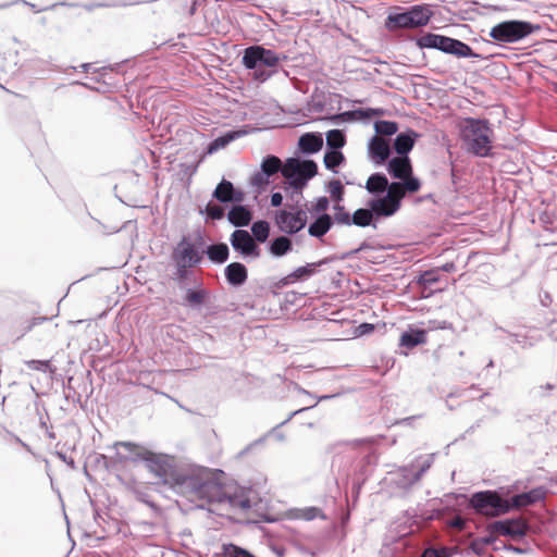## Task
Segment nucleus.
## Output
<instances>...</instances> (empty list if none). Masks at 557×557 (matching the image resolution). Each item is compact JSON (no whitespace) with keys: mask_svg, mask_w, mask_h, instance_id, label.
<instances>
[{"mask_svg":"<svg viewBox=\"0 0 557 557\" xmlns=\"http://www.w3.org/2000/svg\"><path fill=\"white\" fill-rule=\"evenodd\" d=\"M376 219L369 206L367 208H360L350 215L349 225H356L359 227L372 226L376 228Z\"/></svg>","mask_w":557,"mask_h":557,"instance_id":"nucleus-31","label":"nucleus"},{"mask_svg":"<svg viewBox=\"0 0 557 557\" xmlns=\"http://www.w3.org/2000/svg\"><path fill=\"white\" fill-rule=\"evenodd\" d=\"M388 174L398 182H404L414 177L412 175V165L409 157L397 156L388 160L387 163Z\"/></svg>","mask_w":557,"mask_h":557,"instance_id":"nucleus-16","label":"nucleus"},{"mask_svg":"<svg viewBox=\"0 0 557 557\" xmlns=\"http://www.w3.org/2000/svg\"><path fill=\"white\" fill-rule=\"evenodd\" d=\"M174 264V272H173V280L177 282L178 286L181 288L184 287V284L189 275V269H191V265L182 264V263H173Z\"/></svg>","mask_w":557,"mask_h":557,"instance_id":"nucleus-45","label":"nucleus"},{"mask_svg":"<svg viewBox=\"0 0 557 557\" xmlns=\"http://www.w3.org/2000/svg\"><path fill=\"white\" fill-rule=\"evenodd\" d=\"M145 456H147L144 461L146 468L165 484V479H169L170 473L174 470L171 468L165 457L151 450L150 453H146Z\"/></svg>","mask_w":557,"mask_h":557,"instance_id":"nucleus-13","label":"nucleus"},{"mask_svg":"<svg viewBox=\"0 0 557 557\" xmlns=\"http://www.w3.org/2000/svg\"><path fill=\"white\" fill-rule=\"evenodd\" d=\"M469 507L475 513L496 518L510 511L509 500L503 498L496 491H481L473 493L469 499Z\"/></svg>","mask_w":557,"mask_h":557,"instance_id":"nucleus-4","label":"nucleus"},{"mask_svg":"<svg viewBox=\"0 0 557 557\" xmlns=\"http://www.w3.org/2000/svg\"><path fill=\"white\" fill-rule=\"evenodd\" d=\"M443 52L453 54L457 58H480V54L475 53L468 44L450 37H448Z\"/></svg>","mask_w":557,"mask_h":557,"instance_id":"nucleus-22","label":"nucleus"},{"mask_svg":"<svg viewBox=\"0 0 557 557\" xmlns=\"http://www.w3.org/2000/svg\"><path fill=\"white\" fill-rule=\"evenodd\" d=\"M419 481L420 478L417 475L411 465L399 468L397 472H395V479H393L395 486L404 491L410 490Z\"/></svg>","mask_w":557,"mask_h":557,"instance_id":"nucleus-20","label":"nucleus"},{"mask_svg":"<svg viewBox=\"0 0 557 557\" xmlns=\"http://www.w3.org/2000/svg\"><path fill=\"white\" fill-rule=\"evenodd\" d=\"M460 138L466 150L476 157H487L494 132L487 120L465 117L459 123Z\"/></svg>","mask_w":557,"mask_h":557,"instance_id":"nucleus-2","label":"nucleus"},{"mask_svg":"<svg viewBox=\"0 0 557 557\" xmlns=\"http://www.w3.org/2000/svg\"><path fill=\"white\" fill-rule=\"evenodd\" d=\"M275 222L283 233L293 235L301 231L307 224V214L298 209L295 212L280 210L276 212Z\"/></svg>","mask_w":557,"mask_h":557,"instance_id":"nucleus-9","label":"nucleus"},{"mask_svg":"<svg viewBox=\"0 0 557 557\" xmlns=\"http://www.w3.org/2000/svg\"><path fill=\"white\" fill-rule=\"evenodd\" d=\"M346 144V137L341 129H331L326 133V146L329 150L341 151Z\"/></svg>","mask_w":557,"mask_h":557,"instance_id":"nucleus-38","label":"nucleus"},{"mask_svg":"<svg viewBox=\"0 0 557 557\" xmlns=\"http://www.w3.org/2000/svg\"><path fill=\"white\" fill-rule=\"evenodd\" d=\"M511 334L515 337V342L518 344H521L522 347H529L534 344V342L528 341L527 336H522V335H518V334H513V333H511Z\"/></svg>","mask_w":557,"mask_h":557,"instance_id":"nucleus-59","label":"nucleus"},{"mask_svg":"<svg viewBox=\"0 0 557 557\" xmlns=\"http://www.w3.org/2000/svg\"><path fill=\"white\" fill-rule=\"evenodd\" d=\"M251 219V211L243 205L234 206L227 213L228 222L236 227L247 226Z\"/></svg>","mask_w":557,"mask_h":557,"instance_id":"nucleus-27","label":"nucleus"},{"mask_svg":"<svg viewBox=\"0 0 557 557\" xmlns=\"http://www.w3.org/2000/svg\"><path fill=\"white\" fill-rule=\"evenodd\" d=\"M408 12L410 14L413 28L425 26L433 15V11L426 4L412 5Z\"/></svg>","mask_w":557,"mask_h":557,"instance_id":"nucleus-29","label":"nucleus"},{"mask_svg":"<svg viewBox=\"0 0 557 557\" xmlns=\"http://www.w3.org/2000/svg\"><path fill=\"white\" fill-rule=\"evenodd\" d=\"M367 206L371 208L376 221L393 216L399 210V207L386 194L370 199Z\"/></svg>","mask_w":557,"mask_h":557,"instance_id":"nucleus-15","label":"nucleus"},{"mask_svg":"<svg viewBox=\"0 0 557 557\" xmlns=\"http://www.w3.org/2000/svg\"><path fill=\"white\" fill-rule=\"evenodd\" d=\"M206 253L208 259L216 264H222L227 261L230 257V249L225 243H218L209 245L205 250H202V255Z\"/></svg>","mask_w":557,"mask_h":557,"instance_id":"nucleus-32","label":"nucleus"},{"mask_svg":"<svg viewBox=\"0 0 557 557\" xmlns=\"http://www.w3.org/2000/svg\"><path fill=\"white\" fill-rule=\"evenodd\" d=\"M345 161V157L341 151L327 150L324 154V165L326 169L337 173L336 168Z\"/></svg>","mask_w":557,"mask_h":557,"instance_id":"nucleus-42","label":"nucleus"},{"mask_svg":"<svg viewBox=\"0 0 557 557\" xmlns=\"http://www.w3.org/2000/svg\"><path fill=\"white\" fill-rule=\"evenodd\" d=\"M227 283L232 286H242L248 278L247 268L240 262H232L224 269Z\"/></svg>","mask_w":557,"mask_h":557,"instance_id":"nucleus-21","label":"nucleus"},{"mask_svg":"<svg viewBox=\"0 0 557 557\" xmlns=\"http://www.w3.org/2000/svg\"><path fill=\"white\" fill-rule=\"evenodd\" d=\"M298 146L304 153H315L323 146L322 135L318 133L304 134L299 138Z\"/></svg>","mask_w":557,"mask_h":557,"instance_id":"nucleus-28","label":"nucleus"},{"mask_svg":"<svg viewBox=\"0 0 557 557\" xmlns=\"http://www.w3.org/2000/svg\"><path fill=\"white\" fill-rule=\"evenodd\" d=\"M448 37L438 34L426 33L417 39L420 48H430L444 51Z\"/></svg>","mask_w":557,"mask_h":557,"instance_id":"nucleus-34","label":"nucleus"},{"mask_svg":"<svg viewBox=\"0 0 557 557\" xmlns=\"http://www.w3.org/2000/svg\"><path fill=\"white\" fill-rule=\"evenodd\" d=\"M55 456L65 462L71 469H76L75 461L72 457H67L64 453L57 450Z\"/></svg>","mask_w":557,"mask_h":557,"instance_id":"nucleus-57","label":"nucleus"},{"mask_svg":"<svg viewBox=\"0 0 557 557\" xmlns=\"http://www.w3.org/2000/svg\"><path fill=\"white\" fill-rule=\"evenodd\" d=\"M230 243L235 251L239 252L243 257L259 258L261 249L255 242L252 236L245 230H236L232 233Z\"/></svg>","mask_w":557,"mask_h":557,"instance_id":"nucleus-11","label":"nucleus"},{"mask_svg":"<svg viewBox=\"0 0 557 557\" xmlns=\"http://www.w3.org/2000/svg\"><path fill=\"white\" fill-rule=\"evenodd\" d=\"M269 250L274 257H283L293 250V242L287 236H278L271 240Z\"/></svg>","mask_w":557,"mask_h":557,"instance_id":"nucleus-37","label":"nucleus"},{"mask_svg":"<svg viewBox=\"0 0 557 557\" xmlns=\"http://www.w3.org/2000/svg\"><path fill=\"white\" fill-rule=\"evenodd\" d=\"M329 206H330V200L322 196V197H319L314 203V206L312 207V213H317V214H323L325 213V211L329 209Z\"/></svg>","mask_w":557,"mask_h":557,"instance_id":"nucleus-51","label":"nucleus"},{"mask_svg":"<svg viewBox=\"0 0 557 557\" xmlns=\"http://www.w3.org/2000/svg\"><path fill=\"white\" fill-rule=\"evenodd\" d=\"M360 330V333L358 335H364L367 333H370L374 330L373 324L370 323H362L358 327Z\"/></svg>","mask_w":557,"mask_h":557,"instance_id":"nucleus-63","label":"nucleus"},{"mask_svg":"<svg viewBox=\"0 0 557 557\" xmlns=\"http://www.w3.org/2000/svg\"><path fill=\"white\" fill-rule=\"evenodd\" d=\"M232 139H234V136H233V135H227V136H225V137H219V138H216V139L212 143V145H211V147H210L209 151L211 152V151H213L214 149H218V148H220V147L225 146V145H226V144H228Z\"/></svg>","mask_w":557,"mask_h":557,"instance_id":"nucleus-55","label":"nucleus"},{"mask_svg":"<svg viewBox=\"0 0 557 557\" xmlns=\"http://www.w3.org/2000/svg\"><path fill=\"white\" fill-rule=\"evenodd\" d=\"M421 187V182L418 177H411L404 182H393L389 184L386 195L400 208L401 200L407 194L417 193Z\"/></svg>","mask_w":557,"mask_h":557,"instance_id":"nucleus-12","label":"nucleus"},{"mask_svg":"<svg viewBox=\"0 0 557 557\" xmlns=\"http://www.w3.org/2000/svg\"><path fill=\"white\" fill-rule=\"evenodd\" d=\"M115 446H120L125 448L129 456H121V460H132V461H145L147 456L146 453H150V450L141 445L132 443V442H119Z\"/></svg>","mask_w":557,"mask_h":557,"instance_id":"nucleus-35","label":"nucleus"},{"mask_svg":"<svg viewBox=\"0 0 557 557\" xmlns=\"http://www.w3.org/2000/svg\"><path fill=\"white\" fill-rule=\"evenodd\" d=\"M312 407H315V404H312V406H310V407L300 408V409H298V410H295V411L290 412V413L288 414V417H287L284 421H282V422L280 423V425H285V424H286V423H288V422H289V421H290L295 416H297L298 413H300V412H302V411H305V410H308V409H310V408H312Z\"/></svg>","mask_w":557,"mask_h":557,"instance_id":"nucleus-60","label":"nucleus"},{"mask_svg":"<svg viewBox=\"0 0 557 557\" xmlns=\"http://www.w3.org/2000/svg\"><path fill=\"white\" fill-rule=\"evenodd\" d=\"M317 173L318 165L313 160L289 158L282 169V175L295 189H302Z\"/></svg>","mask_w":557,"mask_h":557,"instance_id":"nucleus-6","label":"nucleus"},{"mask_svg":"<svg viewBox=\"0 0 557 557\" xmlns=\"http://www.w3.org/2000/svg\"><path fill=\"white\" fill-rule=\"evenodd\" d=\"M426 343V331L410 329L400 336L399 345L409 349Z\"/></svg>","mask_w":557,"mask_h":557,"instance_id":"nucleus-33","label":"nucleus"},{"mask_svg":"<svg viewBox=\"0 0 557 557\" xmlns=\"http://www.w3.org/2000/svg\"><path fill=\"white\" fill-rule=\"evenodd\" d=\"M389 184L391 183L383 173L376 172L368 177L364 188L369 194L373 195L374 197H379L387 193Z\"/></svg>","mask_w":557,"mask_h":557,"instance_id":"nucleus-25","label":"nucleus"},{"mask_svg":"<svg viewBox=\"0 0 557 557\" xmlns=\"http://www.w3.org/2000/svg\"><path fill=\"white\" fill-rule=\"evenodd\" d=\"M418 137L419 134L412 129L398 134L394 139V149L397 154L408 157V153L413 148L414 141Z\"/></svg>","mask_w":557,"mask_h":557,"instance_id":"nucleus-24","label":"nucleus"},{"mask_svg":"<svg viewBox=\"0 0 557 557\" xmlns=\"http://www.w3.org/2000/svg\"><path fill=\"white\" fill-rule=\"evenodd\" d=\"M283 202V196L281 193H273L271 196V205L273 207H280Z\"/></svg>","mask_w":557,"mask_h":557,"instance_id":"nucleus-61","label":"nucleus"},{"mask_svg":"<svg viewBox=\"0 0 557 557\" xmlns=\"http://www.w3.org/2000/svg\"><path fill=\"white\" fill-rule=\"evenodd\" d=\"M332 260H333V258H324L317 262H310V263H306L305 265L298 267L294 271H292L289 274L282 277L277 282L276 286L285 287V286L293 285L295 283L306 282L309 278H311L312 276H314L315 274H318L321 267L330 263Z\"/></svg>","mask_w":557,"mask_h":557,"instance_id":"nucleus-8","label":"nucleus"},{"mask_svg":"<svg viewBox=\"0 0 557 557\" xmlns=\"http://www.w3.org/2000/svg\"><path fill=\"white\" fill-rule=\"evenodd\" d=\"M26 366L30 370L46 372L50 367V361H48V360H28V361H26Z\"/></svg>","mask_w":557,"mask_h":557,"instance_id":"nucleus-52","label":"nucleus"},{"mask_svg":"<svg viewBox=\"0 0 557 557\" xmlns=\"http://www.w3.org/2000/svg\"><path fill=\"white\" fill-rule=\"evenodd\" d=\"M334 216L333 221L336 224L349 225L350 214L345 210V207L341 202H336L333 206Z\"/></svg>","mask_w":557,"mask_h":557,"instance_id":"nucleus-47","label":"nucleus"},{"mask_svg":"<svg viewBox=\"0 0 557 557\" xmlns=\"http://www.w3.org/2000/svg\"><path fill=\"white\" fill-rule=\"evenodd\" d=\"M511 334L515 337V342L518 344H521L522 347H529L534 344V342L528 341L527 336H522V335H518V334H513V333H511Z\"/></svg>","mask_w":557,"mask_h":557,"instance_id":"nucleus-58","label":"nucleus"},{"mask_svg":"<svg viewBox=\"0 0 557 557\" xmlns=\"http://www.w3.org/2000/svg\"><path fill=\"white\" fill-rule=\"evenodd\" d=\"M209 298V292L202 287V283H198L195 288H188L184 296V304L191 308L201 307Z\"/></svg>","mask_w":557,"mask_h":557,"instance_id":"nucleus-30","label":"nucleus"},{"mask_svg":"<svg viewBox=\"0 0 557 557\" xmlns=\"http://www.w3.org/2000/svg\"><path fill=\"white\" fill-rule=\"evenodd\" d=\"M443 52L453 54L457 58H480V54L475 53L468 44L450 37H448Z\"/></svg>","mask_w":557,"mask_h":557,"instance_id":"nucleus-23","label":"nucleus"},{"mask_svg":"<svg viewBox=\"0 0 557 557\" xmlns=\"http://www.w3.org/2000/svg\"><path fill=\"white\" fill-rule=\"evenodd\" d=\"M546 493L547 492H546L545 487L539 486V487L532 488L529 492L513 495L509 499L510 510L513 508L527 507V506L533 505L535 503H539L541 500H544L546 497Z\"/></svg>","mask_w":557,"mask_h":557,"instance_id":"nucleus-18","label":"nucleus"},{"mask_svg":"<svg viewBox=\"0 0 557 557\" xmlns=\"http://www.w3.org/2000/svg\"><path fill=\"white\" fill-rule=\"evenodd\" d=\"M269 178L270 177L262 170H260L253 173V175L250 177V185L260 191L269 184Z\"/></svg>","mask_w":557,"mask_h":557,"instance_id":"nucleus-49","label":"nucleus"},{"mask_svg":"<svg viewBox=\"0 0 557 557\" xmlns=\"http://www.w3.org/2000/svg\"><path fill=\"white\" fill-rule=\"evenodd\" d=\"M286 59L285 54H278L263 46L255 45L244 50L242 62L246 69L255 71L256 81L264 83L277 72L275 67L278 63Z\"/></svg>","mask_w":557,"mask_h":557,"instance_id":"nucleus-3","label":"nucleus"},{"mask_svg":"<svg viewBox=\"0 0 557 557\" xmlns=\"http://www.w3.org/2000/svg\"><path fill=\"white\" fill-rule=\"evenodd\" d=\"M539 26L530 22L510 20L496 24L490 30V37L502 44L517 42L531 35Z\"/></svg>","mask_w":557,"mask_h":557,"instance_id":"nucleus-5","label":"nucleus"},{"mask_svg":"<svg viewBox=\"0 0 557 557\" xmlns=\"http://www.w3.org/2000/svg\"><path fill=\"white\" fill-rule=\"evenodd\" d=\"M528 530V523L521 518L498 520L487 525V531L490 533H496L511 539L524 536Z\"/></svg>","mask_w":557,"mask_h":557,"instance_id":"nucleus-10","label":"nucleus"},{"mask_svg":"<svg viewBox=\"0 0 557 557\" xmlns=\"http://www.w3.org/2000/svg\"><path fill=\"white\" fill-rule=\"evenodd\" d=\"M382 114H383V110L379 109V108H366V109L361 108V109H356V110L343 113L344 116H348V117L356 116L358 119H370L372 116H379Z\"/></svg>","mask_w":557,"mask_h":557,"instance_id":"nucleus-44","label":"nucleus"},{"mask_svg":"<svg viewBox=\"0 0 557 557\" xmlns=\"http://www.w3.org/2000/svg\"><path fill=\"white\" fill-rule=\"evenodd\" d=\"M368 153L374 164L385 163L392 153L389 140L377 135L373 136L368 144Z\"/></svg>","mask_w":557,"mask_h":557,"instance_id":"nucleus-14","label":"nucleus"},{"mask_svg":"<svg viewBox=\"0 0 557 557\" xmlns=\"http://www.w3.org/2000/svg\"><path fill=\"white\" fill-rule=\"evenodd\" d=\"M493 534L494 533H491L490 535L479 537L484 547H487L496 541V537Z\"/></svg>","mask_w":557,"mask_h":557,"instance_id":"nucleus-62","label":"nucleus"},{"mask_svg":"<svg viewBox=\"0 0 557 557\" xmlns=\"http://www.w3.org/2000/svg\"><path fill=\"white\" fill-rule=\"evenodd\" d=\"M333 225V218L327 213H323L318 215L317 219L310 223L308 233L312 237L322 238Z\"/></svg>","mask_w":557,"mask_h":557,"instance_id":"nucleus-26","label":"nucleus"},{"mask_svg":"<svg viewBox=\"0 0 557 557\" xmlns=\"http://www.w3.org/2000/svg\"><path fill=\"white\" fill-rule=\"evenodd\" d=\"M213 198L218 201L227 203V202H237L240 203L244 200V193L234 187L233 183L226 180H222L213 191Z\"/></svg>","mask_w":557,"mask_h":557,"instance_id":"nucleus-17","label":"nucleus"},{"mask_svg":"<svg viewBox=\"0 0 557 557\" xmlns=\"http://www.w3.org/2000/svg\"><path fill=\"white\" fill-rule=\"evenodd\" d=\"M282 162L280 160V158H277L276 156H267L262 162H261V168L260 170H262L269 177L273 176L274 174H276L277 172H281L282 173Z\"/></svg>","mask_w":557,"mask_h":557,"instance_id":"nucleus-39","label":"nucleus"},{"mask_svg":"<svg viewBox=\"0 0 557 557\" xmlns=\"http://www.w3.org/2000/svg\"><path fill=\"white\" fill-rule=\"evenodd\" d=\"M203 259L202 250H199L190 236L184 235L173 248L171 260L173 263H182L196 267Z\"/></svg>","mask_w":557,"mask_h":557,"instance_id":"nucleus-7","label":"nucleus"},{"mask_svg":"<svg viewBox=\"0 0 557 557\" xmlns=\"http://www.w3.org/2000/svg\"><path fill=\"white\" fill-rule=\"evenodd\" d=\"M441 281L440 269H431L422 272L416 280V283L422 288L423 297H429L435 292H441L443 288H433L435 284Z\"/></svg>","mask_w":557,"mask_h":557,"instance_id":"nucleus-19","label":"nucleus"},{"mask_svg":"<svg viewBox=\"0 0 557 557\" xmlns=\"http://www.w3.org/2000/svg\"><path fill=\"white\" fill-rule=\"evenodd\" d=\"M374 129L377 136H392L397 133L398 124L394 121L381 120L374 123Z\"/></svg>","mask_w":557,"mask_h":557,"instance_id":"nucleus-43","label":"nucleus"},{"mask_svg":"<svg viewBox=\"0 0 557 557\" xmlns=\"http://www.w3.org/2000/svg\"><path fill=\"white\" fill-rule=\"evenodd\" d=\"M200 213H206L209 219L221 220L224 216V209L218 205H208Z\"/></svg>","mask_w":557,"mask_h":557,"instance_id":"nucleus-50","label":"nucleus"},{"mask_svg":"<svg viewBox=\"0 0 557 557\" xmlns=\"http://www.w3.org/2000/svg\"><path fill=\"white\" fill-rule=\"evenodd\" d=\"M165 484L190 502L227 503L240 509L251 506L248 498L232 494L231 487L222 484L216 474L207 468L174 469L165 479Z\"/></svg>","mask_w":557,"mask_h":557,"instance_id":"nucleus-1","label":"nucleus"},{"mask_svg":"<svg viewBox=\"0 0 557 557\" xmlns=\"http://www.w3.org/2000/svg\"><path fill=\"white\" fill-rule=\"evenodd\" d=\"M385 25L389 30L413 28L408 11L401 13H389Z\"/></svg>","mask_w":557,"mask_h":557,"instance_id":"nucleus-36","label":"nucleus"},{"mask_svg":"<svg viewBox=\"0 0 557 557\" xmlns=\"http://www.w3.org/2000/svg\"><path fill=\"white\" fill-rule=\"evenodd\" d=\"M252 238L257 243H264L270 233V226L267 221H257L251 226Z\"/></svg>","mask_w":557,"mask_h":557,"instance_id":"nucleus-41","label":"nucleus"},{"mask_svg":"<svg viewBox=\"0 0 557 557\" xmlns=\"http://www.w3.org/2000/svg\"><path fill=\"white\" fill-rule=\"evenodd\" d=\"M223 555L225 557H255L248 550L233 544L223 545Z\"/></svg>","mask_w":557,"mask_h":557,"instance_id":"nucleus-48","label":"nucleus"},{"mask_svg":"<svg viewBox=\"0 0 557 557\" xmlns=\"http://www.w3.org/2000/svg\"><path fill=\"white\" fill-rule=\"evenodd\" d=\"M318 517H323L321 510L317 507H308L302 510L301 518L307 521L313 520Z\"/></svg>","mask_w":557,"mask_h":557,"instance_id":"nucleus-54","label":"nucleus"},{"mask_svg":"<svg viewBox=\"0 0 557 557\" xmlns=\"http://www.w3.org/2000/svg\"><path fill=\"white\" fill-rule=\"evenodd\" d=\"M449 554L445 547L442 548H426L420 557H448Z\"/></svg>","mask_w":557,"mask_h":557,"instance_id":"nucleus-53","label":"nucleus"},{"mask_svg":"<svg viewBox=\"0 0 557 557\" xmlns=\"http://www.w3.org/2000/svg\"><path fill=\"white\" fill-rule=\"evenodd\" d=\"M434 459H435V454H430L426 456H419L411 463V467L413 468V470L416 469V473L420 479L432 467Z\"/></svg>","mask_w":557,"mask_h":557,"instance_id":"nucleus-40","label":"nucleus"},{"mask_svg":"<svg viewBox=\"0 0 557 557\" xmlns=\"http://www.w3.org/2000/svg\"><path fill=\"white\" fill-rule=\"evenodd\" d=\"M450 524L456 529L462 530L466 525V521L461 517H456Z\"/></svg>","mask_w":557,"mask_h":557,"instance_id":"nucleus-64","label":"nucleus"},{"mask_svg":"<svg viewBox=\"0 0 557 557\" xmlns=\"http://www.w3.org/2000/svg\"><path fill=\"white\" fill-rule=\"evenodd\" d=\"M470 548L471 550L481 556L485 553V549L486 547H484V545L481 543V541L479 540V537L474 539L471 543H470Z\"/></svg>","mask_w":557,"mask_h":557,"instance_id":"nucleus-56","label":"nucleus"},{"mask_svg":"<svg viewBox=\"0 0 557 557\" xmlns=\"http://www.w3.org/2000/svg\"><path fill=\"white\" fill-rule=\"evenodd\" d=\"M327 191L330 193L331 199L336 202H342L344 199V186L341 181L333 180L327 185Z\"/></svg>","mask_w":557,"mask_h":557,"instance_id":"nucleus-46","label":"nucleus"}]
</instances>
